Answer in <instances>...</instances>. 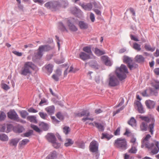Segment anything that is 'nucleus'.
<instances>
[{
    "mask_svg": "<svg viewBox=\"0 0 159 159\" xmlns=\"http://www.w3.org/2000/svg\"><path fill=\"white\" fill-rule=\"evenodd\" d=\"M43 52L42 50H40L39 48L38 49V52L36 53L35 56L37 58L39 59L41 58L43 55Z\"/></svg>",
    "mask_w": 159,
    "mask_h": 159,
    "instance_id": "c03bdc74",
    "label": "nucleus"
},
{
    "mask_svg": "<svg viewBox=\"0 0 159 159\" xmlns=\"http://www.w3.org/2000/svg\"><path fill=\"white\" fill-rule=\"evenodd\" d=\"M154 143L155 146L154 148L152 150L151 152L153 154H157L159 151V142L155 141Z\"/></svg>",
    "mask_w": 159,
    "mask_h": 159,
    "instance_id": "5701e85b",
    "label": "nucleus"
},
{
    "mask_svg": "<svg viewBox=\"0 0 159 159\" xmlns=\"http://www.w3.org/2000/svg\"><path fill=\"white\" fill-rule=\"evenodd\" d=\"M59 76L56 74L53 75L52 76V78L54 79V80L57 81L59 80Z\"/></svg>",
    "mask_w": 159,
    "mask_h": 159,
    "instance_id": "338daca9",
    "label": "nucleus"
},
{
    "mask_svg": "<svg viewBox=\"0 0 159 159\" xmlns=\"http://www.w3.org/2000/svg\"><path fill=\"white\" fill-rule=\"evenodd\" d=\"M13 130L15 133H20L22 132L25 129L22 126L18 125L13 127Z\"/></svg>",
    "mask_w": 159,
    "mask_h": 159,
    "instance_id": "4468645a",
    "label": "nucleus"
},
{
    "mask_svg": "<svg viewBox=\"0 0 159 159\" xmlns=\"http://www.w3.org/2000/svg\"><path fill=\"white\" fill-rule=\"evenodd\" d=\"M44 6L47 8L52 9L51 2H47L45 4Z\"/></svg>",
    "mask_w": 159,
    "mask_h": 159,
    "instance_id": "bf43d9fd",
    "label": "nucleus"
},
{
    "mask_svg": "<svg viewBox=\"0 0 159 159\" xmlns=\"http://www.w3.org/2000/svg\"><path fill=\"white\" fill-rule=\"evenodd\" d=\"M39 48L40 50H42L43 52L48 51L52 49V48L48 45H41L40 46Z\"/></svg>",
    "mask_w": 159,
    "mask_h": 159,
    "instance_id": "a878e982",
    "label": "nucleus"
},
{
    "mask_svg": "<svg viewBox=\"0 0 159 159\" xmlns=\"http://www.w3.org/2000/svg\"><path fill=\"white\" fill-rule=\"evenodd\" d=\"M29 142V140L28 139H23L19 142V146H20V147H22L25 146Z\"/></svg>",
    "mask_w": 159,
    "mask_h": 159,
    "instance_id": "c9c22d12",
    "label": "nucleus"
},
{
    "mask_svg": "<svg viewBox=\"0 0 159 159\" xmlns=\"http://www.w3.org/2000/svg\"><path fill=\"white\" fill-rule=\"evenodd\" d=\"M27 120L30 122L37 123V120L36 119V117L34 116H27Z\"/></svg>",
    "mask_w": 159,
    "mask_h": 159,
    "instance_id": "cd10ccee",
    "label": "nucleus"
},
{
    "mask_svg": "<svg viewBox=\"0 0 159 159\" xmlns=\"http://www.w3.org/2000/svg\"><path fill=\"white\" fill-rule=\"evenodd\" d=\"M132 47L134 49L137 51H139L141 50V45L135 42L134 43Z\"/></svg>",
    "mask_w": 159,
    "mask_h": 159,
    "instance_id": "473e14b6",
    "label": "nucleus"
},
{
    "mask_svg": "<svg viewBox=\"0 0 159 159\" xmlns=\"http://www.w3.org/2000/svg\"><path fill=\"white\" fill-rule=\"evenodd\" d=\"M47 140L51 143L56 140V139L54 134L52 133H48L46 136Z\"/></svg>",
    "mask_w": 159,
    "mask_h": 159,
    "instance_id": "f8f14e48",
    "label": "nucleus"
},
{
    "mask_svg": "<svg viewBox=\"0 0 159 159\" xmlns=\"http://www.w3.org/2000/svg\"><path fill=\"white\" fill-rule=\"evenodd\" d=\"M39 125L41 128L45 131L47 130L49 128L48 124L43 122L40 123Z\"/></svg>",
    "mask_w": 159,
    "mask_h": 159,
    "instance_id": "c756f323",
    "label": "nucleus"
},
{
    "mask_svg": "<svg viewBox=\"0 0 159 159\" xmlns=\"http://www.w3.org/2000/svg\"><path fill=\"white\" fill-rule=\"evenodd\" d=\"M32 63L30 62H27L19 71V73L23 76L30 75L32 74L31 69H32Z\"/></svg>",
    "mask_w": 159,
    "mask_h": 159,
    "instance_id": "f03ea898",
    "label": "nucleus"
},
{
    "mask_svg": "<svg viewBox=\"0 0 159 159\" xmlns=\"http://www.w3.org/2000/svg\"><path fill=\"white\" fill-rule=\"evenodd\" d=\"M33 133V131L30 130L28 132H27L24 134V137H29Z\"/></svg>",
    "mask_w": 159,
    "mask_h": 159,
    "instance_id": "4d7b16f0",
    "label": "nucleus"
},
{
    "mask_svg": "<svg viewBox=\"0 0 159 159\" xmlns=\"http://www.w3.org/2000/svg\"><path fill=\"white\" fill-rule=\"evenodd\" d=\"M132 59L127 56L124 57L123 61L124 62L128 64H130L132 62Z\"/></svg>",
    "mask_w": 159,
    "mask_h": 159,
    "instance_id": "e433bc0d",
    "label": "nucleus"
},
{
    "mask_svg": "<svg viewBox=\"0 0 159 159\" xmlns=\"http://www.w3.org/2000/svg\"><path fill=\"white\" fill-rule=\"evenodd\" d=\"M45 110L49 115H52L54 113L55 107L53 106H51L46 108Z\"/></svg>",
    "mask_w": 159,
    "mask_h": 159,
    "instance_id": "4be33fe9",
    "label": "nucleus"
},
{
    "mask_svg": "<svg viewBox=\"0 0 159 159\" xmlns=\"http://www.w3.org/2000/svg\"><path fill=\"white\" fill-rule=\"evenodd\" d=\"M128 66L130 70H132L133 69L137 67L138 66V65L137 64H130V63L128 64Z\"/></svg>",
    "mask_w": 159,
    "mask_h": 159,
    "instance_id": "864d4df0",
    "label": "nucleus"
},
{
    "mask_svg": "<svg viewBox=\"0 0 159 159\" xmlns=\"http://www.w3.org/2000/svg\"><path fill=\"white\" fill-rule=\"evenodd\" d=\"M79 25L80 28L81 29H86L89 27V25L86 22L83 21H79Z\"/></svg>",
    "mask_w": 159,
    "mask_h": 159,
    "instance_id": "b1692460",
    "label": "nucleus"
},
{
    "mask_svg": "<svg viewBox=\"0 0 159 159\" xmlns=\"http://www.w3.org/2000/svg\"><path fill=\"white\" fill-rule=\"evenodd\" d=\"M53 66L51 64H48L45 65V68L49 74H51L53 70Z\"/></svg>",
    "mask_w": 159,
    "mask_h": 159,
    "instance_id": "7c9ffc66",
    "label": "nucleus"
},
{
    "mask_svg": "<svg viewBox=\"0 0 159 159\" xmlns=\"http://www.w3.org/2000/svg\"><path fill=\"white\" fill-rule=\"evenodd\" d=\"M139 117L142 120L146 122L147 123H149L151 119L148 116H140Z\"/></svg>",
    "mask_w": 159,
    "mask_h": 159,
    "instance_id": "ea45409f",
    "label": "nucleus"
},
{
    "mask_svg": "<svg viewBox=\"0 0 159 159\" xmlns=\"http://www.w3.org/2000/svg\"><path fill=\"white\" fill-rule=\"evenodd\" d=\"M20 140V139L18 138L13 139L9 140V143L10 146L16 147Z\"/></svg>",
    "mask_w": 159,
    "mask_h": 159,
    "instance_id": "dca6fc26",
    "label": "nucleus"
},
{
    "mask_svg": "<svg viewBox=\"0 0 159 159\" xmlns=\"http://www.w3.org/2000/svg\"><path fill=\"white\" fill-rule=\"evenodd\" d=\"M2 88L5 90H7L10 89V87L7 85L5 84H3L2 85Z\"/></svg>",
    "mask_w": 159,
    "mask_h": 159,
    "instance_id": "69168bd1",
    "label": "nucleus"
},
{
    "mask_svg": "<svg viewBox=\"0 0 159 159\" xmlns=\"http://www.w3.org/2000/svg\"><path fill=\"white\" fill-rule=\"evenodd\" d=\"M61 5L65 7H67L68 5V2L66 0H62L61 1Z\"/></svg>",
    "mask_w": 159,
    "mask_h": 159,
    "instance_id": "6e6d98bb",
    "label": "nucleus"
},
{
    "mask_svg": "<svg viewBox=\"0 0 159 159\" xmlns=\"http://www.w3.org/2000/svg\"><path fill=\"white\" fill-rule=\"evenodd\" d=\"M102 59L104 62L105 65L110 66L112 65V63L109 60L108 57L106 56H103L101 57Z\"/></svg>",
    "mask_w": 159,
    "mask_h": 159,
    "instance_id": "6ab92c4d",
    "label": "nucleus"
},
{
    "mask_svg": "<svg viewBox=\"0 0 159 159\" xmlns=\"http://www.w3.org/2000/svg\"><path fill=\"white\" fill-rule=\"evenodd\" d=\"M90 66L92 68L96 69H98V65L96 61H92L89 62Z\"/></svg>",
    "mask_w": 159,
    "mask_h": 159,
    "instance_id": "79ce46f5",
    "label": "nucleus"
},
{
    "mask_svg": "<svg viewBox=\"0 0 159 159\" xmlns=\"http://www.w3.org/2000/svg\"><path fill=\"white\" fill-rule=\"evenodd\" d=\"M151 137V136L149 134H148L143 139L141 146L142 148H143L144 146H145L146 148H147L152 149L154 145L153 143H149V140Z\"/></svg>",
    "mask_w": 159,
    "mask_h": 159,
    "instance_id": "39448f33",
    "label": "nucleus"
},
{
    "mask_svg": "<svg viewBox=\"0 0 159 159\" xmlns=\"http://www.w3.org/2000/svg\"><path fill=\"white\" fill-rule=\"evenodd\" d=\"M137 146L135 145H132L131 148L128 150V152L131 153H136L137 151Z\"/></svg>",
    "mask_w": 159,
    "mask_h": 159,
    "instance_id": "f704fd0d",
    "label": "nucleus"
},
{
    "mask_svg": "<svg viewBox=\"0 0 159 159\" xmlns=\"http://www.w3.org/2000/svg\"><path fill=\"white\" fill-rule=\"evenodd\" d=\"M6 117V115L4 112L0 111V121L4 120Z\"/></svg>",
    "mask_w": 159,
    "mask_h": 159,
    "instance_id": "09e8293b",
    "label": "nucleus"
},
{
    "mask_svg": "<svg viewBox=\"0 0 159 159\" xmlns=\"http://www.w3.org/2000/svg\"><path fill=\"white\" fill-rule=\"evenodd\" d=\"M89 148L91 152H94L98 151V144L96 141H92L90 143Z\"/></svg>",
    "mask_w": 159,
    "mask_h": 159,
    "instance_id": "6e6552de",
    "label": "nucleus"
},
{
    "mask_svg": "<svg viewBox=\"0 0 159 159\" xmlns=\"http://www.w3.org/2000/svg\"><path fill=\"white\" fill-rule=\"evenodd\" d=\"M124 101L123 98H120V102L118 105L116 106V107H118L121 106L124 103Z\"/></svg>",
    "mask_w": 159,
    "mask_h": 159,
    "instance_id": "0e129e2a",
    "label": "nucleus"
},
{
    "mask_svg": "<svg viewBox=\"0 0 159 159\" xmlns=\"http://www.w3.org/2000/svg\"><path fill=\"white\" fill-rule=\"evenodd\" d=\"M7 116L9 118L18 122H23L24 121L22 119H19L17 113L13 110L9 111L7 113Z\"/></svg>",
    "mask_w": 159,
    "mask_h": 159,
    "instance_id": "0eeeda50",
    "label": "nucleus"
},
{
    "mask_svg": "<svg viewBox=\"0 0 159 159\" xmlns=\"http://www.w3.org/2000/svg\"><path fill=\"white\" fill-rule=\"evenodd\" d=\"M128 123L132 127L136 126V121L134 117H132L128 122Z\"/></svg>",
    "mask_w": 159,
    "mask_h": 159,
    "instance_id": "c85d7f7f",
    "label": "nucleus"
},
{
    "mask_svg": "<svg viewBox=\"0 0 159 159\" xmlns=\"http://www.w3.org/2000/svg\"><path fill=\"white\" fill-rule=\"evenodd\" d=\"M94 53L97 56H99L105 54V52L104 50H100L98 48H95L94 50Z\"/></svg>",
    "mask_w": 159,
    "mask_h": 159,
    "instance_id": "393cba45",
    "label": "nucleus"
},
{
    "mask_svg": "<svg viewBox=\"0 0 159 159\" xmlns=\"http://www.w3.org/2000/svg\"><path fill=\"white\" fill-rule=\"evenodd\" d=\"M31 127L35 131L38 133H40L41 131L40 129L37 126L34 125H31Z\"/></svg>",
    "mask_w": 159,
    "mask_h": 159,
    "instance_id": "3c124183",
    "label": "nucleus"
},
{
    "mask_svg": "<svg viewBox=\"0 0 159 159\" xmlns=\"http://www.w3.org/2000/svg\"><path fill=\"white\" fill-rule=\"evenodd\" d=\"M119 82L115 75L110 74L109 75L108 84L111 87H114L118 85Z\"/></svg>",
    "mask_w": 159,
    "mask_h": 159,
    "instance_id": "423d86ee",
    "label": "nucleus"
},
{
    "mask_svg": "<svg viewBox=\"0 0 159 159\" xmlns=\"http://www.w3.org/2000/svg\"><path fill=\"white\" fill-rule=\"evenodd\" d=\"M128 73L127 67L123 64H121L120 67L116 68V76L120 80L125 79L126 77V74Z\"/></svg>",
    "mask_w": 159,
    "mask_h": 159,
    "instance_id": "f257e3e1",
    "label": "nucleus"
},
{
    "mask_svg": "<svg viewBox=\"0 0 159 159\" xmlns=\"http://www.w3.org/2000/svg\"><path fill=\"white\" fill-rule=\"evenodd\" d=\"M57 117L60 120H62L64 119V116L62 113L60 112H58L56 115Z\"/></svg>",
    "mask_w": 159,
    "mask_h": 159,
    "instance_id": "603ef678",
    "label": "nucleus"
},
{
    "mask_svg": "<svg viewBox=\"0 0 159 159\" xmlns=\"http://www.w3.org/2000/svg\"><path fill=\"white\" fill-rule=\"evenodd\" d=\"M80 5L81 6L82 8L85 10L89 11H90L93 7V5L91 3H88L86 4H82Z\"/></svg>",
    "mask_w": 159,
    "mask_h": 159,
    "instance_id": "a211bd4d",
    "label": "nucleus"
},
{
    "mask_svg": "<svg viewBox=\"0 0 159 159\" xmlns=\"http://www.w3.org/2000/svg\"><path fill=\"white\" fill-rule=\"evenodd\" d=\"M83 50L87 53L90 55L92 53L91 48L89 47L86 46L83 48Z\"/></svg>",
    "mask_w": 159,
    "mask_h": 159,
    "instance_id": "37998d69",
    "label": "nucleus"
},
{
    "mask_svg": "<svg viewBox=\"0 0 159 159\" xmlns=\"http://www.w3.org/2000/svg\"><path fill=\"white\" fill-rule=\"evenodd\" d=\"M39 114L40 117L44 120H47L48 118V116L47 114L43 112H39Z\"/></svg>",
    "mask_w": 159,
    "mask_h": 159,
    "instance_id": "a19ab883",
    "label": "nucleus"
},
{
    "mask_svg": "<svg viewBox=\"0 0 159 159\" xmlns=\"http://www.w3.org/2000/svg\"><path fill=\"white\" fill-rule=\"evenodd\" d=\"M144 48L146 50L151 51V52L154 51L156 48L155 47L152 48L150 45L146 44H145L144 46Z\"/></svg>",
    "mask_w": 159,
    "mask_h": 159,
    "instance_id": "4c0bfd02",
    "label": "nucleus"
},
{
    "mask_svg": "<svg viewBox=\"0 0 159 159\" xmlns=\"http://www.w3.org/2000/svg\"><path fill=\"white\" fill-rule=\"evenodd\" d=\"M57 154L56 151H52L46 157V159H56L57 157Z\"/></svg>",
    "mask_w": 159,
    "mask_h": 159,
    "instance_id": "412c9836",
    "label": "nucleus"
},
{
    "mask_svg": "<svg viewBox=\"0 0 159 159\" xmlns=\"http://www.w3.org/2000/svg\"><path fill=\"white\" fill-rule=\"evenodd\" d=\"M80 58L83 61H85L90 58V55L84 52H81L79 54Z\"/></svg>",
    "mask_w": 159,
    "mask_h": 159,
    "instance_id": "2eb2a0df",
    "label": "nucleus"
},
{
    "mask_svg": "<svg viewBox=\"0 0 159 159\" xmlns=\"http://www.w3.org/2000/svg\"><path fill=\"white\" fill-rule=\"evenodd\" d=\"M90 19L92 22H94L95 20V17L94 14L91 12L89 16Z\"/></svg>",
    "mask_w": 159,
    "mask_h": 159,
    "instance_id": "052dcab7",
    "label": "nucleus"
},
{
    "mask_svg": "<svg viewBox=\"0 0 159 159\" xmlns=\"http://www.w3.org/2000/svg\"><path fill=\"white\" fill-rule=\"evenodd\" d=\"M145 104L148 109H152L154 108L156 103L153 101L148 100L146 101Z\"/></svg>",
    "mask_w": 159,
    "mask_h": 159,
    "instance_id": "9d476101",
    "label": "nucleus"
},
{
    "mask_svg": "<svg viewBox=\"0 0 159 159\" xmlns=\"http://www.w3.org/2000/svg\"><path fill=\"white\" fill-rule=\"evenodd\" d=\"M28 111L29 112H32V113H36L38 112V111L35 109L33 107L30 108L28 110Z\"/></svg>",
    "mask_w": 159,
    "mask_h": 159,
    "instance_id": "774afa93",
    "label": "nucleus"
},
{
    "mask_svg": "<svg viewBox=\"0 0 159 159\" xmlns=\"http://www.w3.org/2000/svg\"><path fill=\"white\" fill-rule=\"evenodd\" d=\"M58 27L62 31H66V32H68V30L66 29L65 26L61 22H59L58 23Z\"/></svg>",
    "mask_w": 159,
    "mask_h": 159,
    "instance_id": "72a5a7b5",
    "label": "nucleus"
},
{
    "mask_svg": "<svg viewBox=\"0 0 159 159\" xmlns=\"http://www.w3.org/2000/svg\"><path fill=\"white\" fill-rule=\"evenodd\" d=\"M75 115L78 117H82L85 116L88 117L89 116L90 113L88 110H84L81 112L75 113Z\"/></svg>",
    "mask_w": 159,
    "mask_h": 159,
    "instance_id": "f3484780",
    "label": "nucleus"
},
{
    "mask_svg": "<svg viewBox=\"0 0 159 159\" xmlns=\"http://www.w3.org/2000/svg\"><path fill=\"white\" fill-rule=\"evenodd\" d=\"M135 60L138 63H142L144 61V58L141 55H137L135 57Z\"/></svg>",
    "mask_w": 159,
    "mask_h": 159,
    "instance_id": "bb28decb",
    "label": "nucleus"
},
{
    "mask_svg": "<svg viewBox=\"0 0 159 159\" xmlns=\"http://www.w3.org/2000/svg\"><path fill=\"white\" fill-rule=\"evenodd\" d=\"M152 121L151 124L148 126V123L144 122H142L140 125V130L142 131H145L148 130L151 135H153L154 131V127L155 126V120L153 118H152Z\"/></svg>",
    "mask_w": 159,
    "mask_h": 159,
    "instance_id": "7ed1b4c3",
    "label": "nucleus"
},
{
    "mask_svg": "<svg viewBox=\"0 0 159 159\" xmlns=\"http://www.w3.org/2000/svg\"><path fill=\"white\" fill-rule=\"evenodd\" d=\"M92 124L93 126L96 127L99 131H104V128L102 124L94 121Z\"/></svg>",
    "mask_w": 159,
    "mask_h": 159,
    "instance_id": "ddd939ff",
    "label": "nucleus"
},
{
    "mask_svg": "<svg viewBox=\"0 0 159 159\" xmlns=\"http://www.w3.org/2000/svg\"><path fill=\"white\" fill-rule=\"evenodd\" d=\"M67 23L69 29L71 31L75 32L78 30L77 27L70 20H68Z\"/></svg>",
    "mask_w": 159,
    "mask_h": 159,
    "instance_id": "9b49d317",
    "label": "nucleus"
},
{
    "mask_svg": "<svg viewBox=\"0 0 159 159\" xmlns=\"http://www.w3.org/2000/svg\"><path fill=\"white\" fill-rule=\"evenodd\" d=\"M52 145L54 147L56 148H59L61 146V144L57 142V140L52 143Z\"/></svg>",
    "mask_w": 159,
    "mask_h": 159,
    "instance_id": "8fccbe9b",
    "label": "nucleus"
},
{
    "mask_svg": "<svg viewBox=\"0 0 159 159\" xmlns=\"http://www.w3.org/2000/svg\"><path fill=\"white\" fill-rule=\"evenodd\" d=\"M150 93L152 95L155 96H157L158 94V92L157 90L152 89H150Z\"/></svg>",
    "mask_w": 159,
    "mask_h": 159,
    "instance_id": "13d9d810",
    "label": "nucleus"
},
{
    "mask_svg": "<svg viewBox=\"0 0 159 159\" xmlns=\"http://www.w3.org/2000/svg\"><path fill=\"white\" fill-rule=\"evenodd\" d=\"M136 139L134 138H132L130 140V142L133 143V144L132 145H135L136 146H137L138 145V143L136 142Z\"/></svg>",
    "mask_w": 159,
    "mask_h": 159,
    "instance_id": "680f3d73",
    "label": "nucleus"
},
{
    "mask_svg": "<svg viewBox=\"0 0 159 159\" xmlns=\"http://www.w3.org/2000/svg\"><path fill=\"white\" fill-rule=\"evenodd\" d=\"M74 143V141L71 139H67L65 140L64 145L66 147L71 146Z\"/></svg>",
    "mask_w": 159,
    "mask_h": 159,
    "instance_id": "2f4dec72",
    "label": "nucleus"
},
{
    "mask_svg": "<svg viewBox=\"0 0 159 159\" xmlns=\"http://www.w3.org/2000/svg\"><path fill=\"white\" fill-rule=\"evenodd\" d=\"M134 104L136 106L137 110L139 113L143 114L145 112V111L143 106L140 101H136L135 102Z\"/></svg>",
    "mask_w": 159,
    "mask_h": 159,
    "instance_id": "1a4fd4ad",
    "label": "nucleus"
},
{
    "mask_svg": "<svg viewBox=\"0 0 159 159\" xmlns=\"http://www.w3.org/2000/svg\"><path fill=\"white\" fill-rule=\"evenodd\" d=\"M70 131V128L69 127L66 126L63 127V131L66 135L68 134Z\"/></svg>",
    "mask_w": 159,
    "mask_h": 159,
    "instance_id": "de8ad7c7",
    "label": "nucleus"
},
{
    "mask_svg": "<svg viewBox=\"0 0 159 159\" xmlns=\"http://www.w3.org/2000/svg\"><path fill=\"white\" fill-rule=\"evenodd\" d=\"M130 37L131 38V39L132 40H134L135 41H139V40L138 39V38L136 36H134V35L132 34H130Z\"/></svg>",
    "mask_w": 159,
    "mask_h": 159,
    "instance_id": "e2e57ef3",
    "label": "nucleus"
},
{
    "mask_svg": "<svg viewBox=\"0 0 159 159\" xmlns=\"http://www.w3.org/2000/svg\"><path fill=\"white\" fill-rule=\"evenodd\" d=\"M153 86L156 89H159V81L157 80H156L155 81V83L153 85Z\"/></svg>",
    "mask_w": 159,
    "mask_h": 159,
    "instance_id": "5fc2aeb1",
    "label": "nucleus"
},
{
    "mask_svg": "<svg viewBox=\"0 0 159 159\" xmlns=\"http://www.w3.org/2000/svg\"><path fill=\"white\" fill-rule=\"evenodd\" d=\"M115 146L120 150H125L127 148V143L124 138H118L115 140Z\"/></svg>",
    "mask_w": 159,
    "mask_h": 159,
    "instance_id": "20e7f679",
    "label": "nucleus"
},
{
    "mask_svg": "<svg viewBox=\"0 0 159 159\" xmlns=\"http://www.w3.org/2000/svg\"><path fill=\"white\" fill-rule=\"evenodd\" d=\"M20 113L21 116L23 118H25L28 115V113L25 110L21 111L20 112Z\"/></svg>",
    "mask_w": 159,
    "mask_h": 159,
    "instance_id": "49530a36",
    "label": "nucleus"
},
{
    "mask_svg": "<svg viewBox=\"0 0 159 159\" xmlns=\"http://www.w3.org/2000/svg\"><path fill=\"white\" fill-rule=\"evenodd\" d=\"M102 136L101 138L102 139L106 138L108 140L110 139L112 137V135L106 133H103L102 134Z\"/></svg>",
    "mask_w": 159,
    "mask_h": 159,
    "instance_id": "58836bf2",
    "label": "nucleus"
},
{
    "mask_svg": "<svg viewBox=\"0 0 159 159\" xmlns=\"http://www.w3.org/2000/svg\"><path fill=\"white\" fill-rule=\"evenodd\" d=\"M52 9H56L61 6L60 3L58 1H51Z\"/></svg>",
    "mask_w": 159,
    "mask_h": 159,
    "instance_id": "aec40b11",
    "label": "nucleus"
},
{
    "mask_svg": "<svg viewBox=\"0 0 159 159\" xmlns=\"http://www.w3.org/2000/svg\"><path fill=\"white\" fill-rule=\"evenodd\" d=\"M0 139L2 141H7L8 139V136L5 134L0 135Z\"/></svg>",
    "mask_w": 159,
    "mask_h": 159,
    "instance_id": "a18cd8bd",
    "label": "nucleus"
}]
</instances>
